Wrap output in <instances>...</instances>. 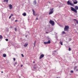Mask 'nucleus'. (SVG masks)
<instances>
[{
  "label": "nucleus",
  "mask_w": 78,
  "mask_h": 78,
  "mask_svg": "<svg viewBox=\"0 0 78 78\" xmlns=\"http://www.w3.org/2000/svg\"><path fill=\"white\" fill-rule=\"evenodd\" d=\"M71 11L75 12H76V13H77V10H78V7L77 6H75V9L72 7H71Z\"/></svg>",
  "instance_id": "obj_1"
},
{
  "label": "nucleus",
  "mask_w": 78,
  "mask_h": 78,
  "mask_svg": "<svg viewBox=\"0 0 78 78\" xmlns=\"http://www.w3.org/2000/svg\"><path fill=\"white\" fill-rule=\"evenodd\" d=\"M69 27L67 26H66L64 28V30L66 31H69Z\"/></svg>",
  "instance_id": "obj_2"
},
{
  "label": "nucleus",
  "mask_w": 78,
  "mask_h": 78,
  "mask_svg": "<svg viewBox=\"0 0 78 78\" xmlns=\"http://www.w3.org/2000/svg\"><path fill=\"white\" fill-rule=\"evenodd\" d=\"M67 5H70L71 6H74V4H73L71 2H70L69 1H68L67 2Z\"/></svg>",
  "instance_id": "obj_3"
},
{
  "label": "nucleus",
  "mask_w": 78,
  "mask_h": 78,
  "mask_svg": "<svg viewBox=\"0 0 78 78\" xmlns=\"http://www.w3.org/2000/svg\"><path fill=\"white\" fill-rule=\"evenodd\" d=\"M49 23L50 24H51L52 26H54L55 25V22L54 21L51 20H50L49 21Z\"/></svg>",
  "instance_id": "obj_4"
},
{
  "label": "nucleus",
  "mask_w": 78,
  "mask_h": 78,
  "mask_svg": "<svg viewBox=\"0 0 78 78\" xmlns=\"http://www.w3.org/2000/svg\"><path fill=\"white\" fill-rule=\"evenodd\" d=\"M53 8H52V9H51L50 10V11L49 12V15H50V14H53Z\"/></svg>",
  "instance_id": "obj_5"
},
{
  "label": "nucleus",
  "mask_w": 78,
  "mask_h": 78,
  "mask_svg": "<svg viewBox=\"0 0 78 78\" xmlns=\"http://www.w3.org/2000/svg\"><path fill=\"white\" fill-rule=\"evenodd\" d=\"M32 11L33 12V14L34 16H37V14H35V11L34 10V9H32Z\"/></svg>",
  "instance_id": "obj_6"
},
{
  "label": "nucleus",
  "mask_w": 78,
  "mask_h": 78,
  "mask_svg": "<svg viewBox=\"0 0 78 78\" xmlns=\"http://www.w3.org/2000/svg\"><path fill=\"white\" fill-rule=\"evenodd\" d=\"M44 55L43 54H41L40 55V57L39 59H41V58H44Z\"/></svg>",
  "instance_id": "obj_7"
},
{
  "label": "nucleus",
  "mask_w": 78,
  "mask_h": 78,
  "mask_svg": "<svg viewBox=\"0 0 78 78\" xmlns=\"http://www.w3.org/2000/svg\"><path fill=\"white\" fill-rule=\"evenodd\" d=\"M9 7L10 9L12 8V5H11V4L9 5Z\"/></svg>",
  "instance_id": "obj_8"
},
{
  "label": "nucleus",
  "mask_w": 78,
  "mask_h": 78,
  "mask_svg": "<svg viewBox=\"0 0 78 78\" xmlns=\"http://www.w3.org/2000/svg\"><path fill=\"white\" fill-rule=\"evenodd\" d=\"M73 2L74 4H77L78 3V1L76 0L75 1H73Z\"/></svg>",
  "instance_id": "obj_9"
},
{
  "label": "nucleus",
  "mask_w": 78,
  "mask_h": 78,
  "mask_svg": "<svg viewBox=\"0 0 78 78\" xmlns=\"http://www.w3.org/2000/svg\"><path fill=\"white\" fill-rule=\"evenodd\" d=\"M73 20L76 21V23H77V24H78V20H76V19H74Z\"/></svg>",
  "instance_id": "obj_10"
},
{
  "label": "nucleus",
  "mask_w": 78,
  "mask_h": 78,
  "mask_svg": "<svg viewBox=\"0 0 78 78\" xmlns=\"http://www.w3.org/2000/svg\"><path fill=\"white\" fill-rule=\"evenodd\" d=\"M34 5H36V1H34Z\"/></svg>",
  "instance_id": "obj_11"
},
{
  "label": "nucleus",
  "mask_w": 78,
  "mask_h": 78,
  "mask_svg": "<svg viewBox=\"0 0 78 78\" xmlns=\"http://www.w3.org/2000/svg\"><path fill=\"white\" fill-rule=\"evenodd\" d=\"M22 15L23 16H27V14H26V13L24 12L22 14Z\"/></svg>",
  "instance_id": "obj_12"
},
{
  "label": "nucleus",
  "mask_w": 78,
  "mask_h": 78,
  "mask_svg": "<svg viewBox=\"0 0 78 78\" xmlns=\"http://www.w3.org/2000/svg\"><path fill=\"white\" fill-rule=\"evenodd\" d=\"M3 57H6V55L5 54H4L3 55Z\"/></svg>",
  "instance_id": "obj_13"
},
{
  "label": "nucleus",
  "mask_w": 78,
  "mask_h": 78,
  "mask_svg": "<svg viewBox=\"0 0 78 78\" xmlns=\"http://www.w3.org/2000/svg\"><path fill=\"white\" fill-rule=\"evenodd\" d=\"M28 46V44H25L24 45V47H27Z\"/></svg>",
  "instance_id": "obj_14"
},
{
  "label": "nucleus",
  "mask_w": 78,
  "mask_h": 78,
  "mask_svg": "<svg viewBox=\"0 0 78 78\" xmlns=\"http://www.w3.org/2000/svg\"><path fill=\"white\" fill-rule=\"evenodd\" d=\"M4 2H6L7 3H8V0H4Z\"/></svg>",
  "instance_id": "obj_15"
},
{
  "label": "nucleus",
  "mask_w": 78,
  "mask_h": 78,
  "mask_svg": "<svg viewBox=\"0 0 78 78\" xmlns=\"http://www.w3.org/2000/svg\"><path fill=\"white\" fill-rule=\"evenodd\" d=\"M47 42L48 43V44L51 43V42H50V40H48V42Z\"/></svg>",
  "instance_id": "obj_16"
},
{
  "label": "nucleus",
  "mask_w": 78,
  "mask_h": 78,
  "mask_svg": "<svg viewBox=\"0 0 78 78\" xmlns=\"http://www.w3.org/2000/svg\"><path fill=\"white\" fill-rule=\"evenodd\" d=\"M3 38V37L2 36L0 35V39H2Z\"/></svg>",
  "instance_id": "obj_17"
},
{
  "label": "nucleus",
  "mask_w": 78,
  "mask_h": 78,
  "mask_svg": "<svg viewBox=\"0 0 78 78\" xmlns=\"http://www.w3.org/2000/svg\"><path fill=\"white\" fill-rule=\"evenodd\" d=\"M44 44H48V43H47V42H44Z\"/></svg>",
  "instance_id": "obj_18"
},
{
  "label": "nucleus",
  "mask_w": 78,
  "mask_h": 78,
  "mask_svg": "<svg viewBox=\"0 0 78 78\" xmlns=\"http://www.w3.org/2000/svg\"><path fill=\"white\" fill-rule=\"evenodd\" d=\"M36 41H35V42H34V47H35V45L36 44Z\"/></svg>",
  "instance_id": "obj_19"
},
{
  "label": "nucleus",
  "mask_w": 78,
  "mask_h": 78,
  "mask_svg": "<svg viewBox=\"0 0 78 78\" xmlns=\"http://www.w3.org/2000/svg\"><path fill=\"white\" fill-rule=\"evenodd\" d=\"M72 50V49H71L69 47V51H70V50Z\"/></svg>",
  "instance_id": "obj_20"
},
{
  "label": "nucleus",
  "mask_w": 78,
  "mask_h": 78,
  "mask_svg": "<svg viewBox=\"0 0 78 78\" xmlns=\"http://www.w3.org/2000/svg\"><path fill=\"white\" fill-rule=\"evenodd\" d=\"M62 34H66V32L64 31H63L62 32Z\"/></svg>",
  "instance_id": "obj_21"
},
{
  "label": "nucleus",
  "mask_w": 78,
  "mask_h": 78,
  "mask_svg": "<svg viewBox=\"0 0 78 78\" xmlns=\"http://www.w3.org/2000/svg\"><path fill=\"white\" fill-rule=\"evenodd\" d=\"M60 44H61L62 45V42L61 41H60Z\"/></svg>",
  "instance_id": "obj_22"
},
{
  "label": "nucleus",
  "mask_w": 78,
  "mask_h": 78,
  "mask_svg": "<svg viewBox=\"0 0 78 78\" xmlns=\"http://www.w3.org/2000/svg\"><path fill=\"white\" fill-rule=\"evenodd\" d=\"M15 31H17V28H15Z\"/></svg>",
  "instance_id": "obj_23"
},
{
  "label": "nucleus",
  "mask_w": 78,
  "mask_h": 78,
  "mask_svg": "<svg viewBox=\"0 0 78 78\" xmlns=\"http://www.w3.org/2000/svg\"><path fill=\"white\" fill-rule=\"evenodd\" d=\"M11 17H12L11 16H10L9 17V19H11Z\"/></svg>",
  "instance_id": "obj_24"
},
{
  "label": "nucleus",
  "mask_w": 78,
  "mask_h": 78,
  "mask_svg": "<svg viewBox=\"0 0 78 78\" xmlns=\"http://www.w3.org/2000/svg\"><path fill=\"white\" fill-rule=\"evenodd\" d=\"M71 73H73V71L71 70L70 72Z\"/></svg>",
  "instance_id": "obj_25"
},
{
  "label": "nucleus",
  "mask_w": 78,
  "mask_h": 78,
  "mask_svg": "<svg viewBox=\"0 0 78 78\" xmlns=\"http://www.w3.org/2000/svg\"><path fill=\"white\" fill-rule=\"evenodd\" d=\"M5 41H8V39H5Z\"/></svg>",
  "instance_id": "obj_26"
},
{
  "label": "nucleus",
  "mask_w": 78,
  "mask_h": 78,
  "mask_svg": "<svg viewBox=\"0 0 78 78\" xmlns=\"http://www.w3.org/2000/svg\"><path fill=\"white\" fill-rule=\"evenodd\" d=\"M77 67V66H75V67L74 68V69L75 70V69H76Z\"/></svg>",
  "instance_id": "obj_27"
},
{
  "label": "nucleus",
  "mask_w": 78,
  "mask_h": 78,
  "mask_svg": "<svg viewBox=\"0 0 78 78\" xmlns=\"http://www.w3.org/2000/svg\"><path fill=\"white\" fill-rule=\"evenodd\" d=\"M21 56H22V57H24V56H23V54H21Z\"/></svg>",
  "instance_id": "obj_28"
},
{
  "label": "nucleus",
  "mask_w": 78,
  "mask_h": 78,
  "mask_svg": "<svg viewBox=\"0 0 78 78\" xmlns=\"http://www.w3.org/2000/svg\"><path fill=\"white\" fill-rule=\"evenodd\" d=\"M55 38H56V39H58V36H56L55 37Z\"/></svg>",
  "instance_id": "obj_29"
},
{
  "label": "nucleus",
  "mask_w": 78,
  "mask_h": 78,
  "mask_svg": "<svg viewBox=\"0 0 78 78\" xmlns=\"http://www.w3.org/2000/svg\"><path fill=\"white\" fill-rule=\"evenodd\" d=\"M13 60H14V61H16V58H13Z\"/></svg>",
  "instance_id": "obj_30"
},
{
  "label": "nucleus",
  "mask_w": 78,
  "mask_h": 78,
  "mask_svg": "<svg viewBox=\"0 0 78 78\" xmlns=\"http://www.w3.org/2000/svg\"><path fill=\"white\" fill-rule=\"evenodd\" d=\"M38 20V18H36V20Z\"/></svg>",
  "instance_id": "obj_31"
},
{
  "label": "nucleus",
  "mask_w": 78,
  "mask_h": 78,
  "mask_svg": "<svg viewBox=\"0 0 78 78\" xmlns=\"http://www.w3.org/2000/svg\"><path fill=\"white\" fill-rule=\"evenodd\" d=\"M11 16H14V15H13V14H11Z\"/></svg>",
  "instance_id": "obj_32"
},
{
  "label": "nucleus",
  "mask_w": 78,
  "mask_h": 78,
  "mask_svg": "<svg viewBox=\"0 0 78 78\" xmlns=\"http://www.w3.org/2000/svg\"><path fill=\"white\" fill-rule=\"evenodd\" d=\"M15 22H17V20H15Z\"/></svg>",
  "instance_id": "obj_33"
},
{
  "label": "nucleus",
  "mask_w": 78,
  "mask_h": 78,
  "mask_svg": "<svg viewBox=\"0 0 78 78\" xmlns=\"http://www.w3.org/2000/svg\"><path fill=\"white\" fill-rule=\"evenodd\" d=\"M25 37H27V35H26V36H25Z\"/></svg>",
  "instance_id": "obj_34"
},
{
  "label": "nucleus",
  "mask_w": 78,
  "mask_h": 78,
  "mask_svg": "<svg viewBox=\"0 0 78 78\" xmlns=\"http://www.w3.org/2000/svg\"><path fill=\"white\" fill-rule=\"evenodd\" d=\"M22 66H23V65H21V67H22Z\"/></svg>",
  "instance_id": "obj_35"
},
{
  "label": "nucleus",
  "mask_w": 78,
  "mask_h": 78,
  "mask_svg": "<svg viewBox=\"0 0 78 78\" xmlns=\"http://www.w3.org/2000/svg\"><path fill=\"white\" fill-rule=\"evenodd\" d=\"M1 73H3V71H2Z\"/></svg>",
  "instance_id": "obj_36"
},
{
  "label": "nucleus",
  "mask_w": 78,
  "mask_h": 78,
  "mask_svg": "<svg viewBox=\"0 0 78 78\" xmlns=\"http://www.w3.org/2000/svg\"><path fill=\"white\" fill-rule=\"evenodd\" d=\"M33 63H35V62L34 61V62H33Z\"/></svg>",
  "instance_id": "obj_37"
},
{
  "label": "nucleus",
  "mask_w": 78,
  "mask_h": 78,
  "mask_svg": "<svg viewBox=\"0 0 78 78\" xmlns=\"http://www.w3.org/2000/svg\"><path fill=\"white\" fill-rule=\"evenodd\" d=\"M76 71H78V69H76Z\"/></svg>",
  "instance_id": "obj_38"
},
{
  "label": "nucleus",
  "mask_w": 78,
  "mask_h": 78,
  "mask_svg": "<svg viewBox=\"0 0 78 78\" xmlns=\"http://www.w3.org/2000/svg\"><path fill=\"white\" fill-rule=\"evenodd\" d=\"M13 19H14V18H13Z\"/></svg>",
  "instance_id": "obj_39"
},
{
  "label": "nucleus",
  "mask_w": 78,
  "mask_h": 78,
  "mask_svg": "<svg viewBox=\"0 0 78 78\" xmlns=\"http://www.w3.org/2000/svg\"><path fill=\"white\" fill-rule=\"evenodd\" d=\"M55 52H56V51H55Z\"/></svg>",
  "instance_id": "obj_40"
},
{
  "label": "nucleus",
  "mask_w": 78,
  "mask_h": 78,
  "mask_svg": "<svg viewBox=\"0 0 78 78\" xmlns=\"http://www.w3.org/2000/svg\"><path fill=\"white\" fill-rule=\"evenodd\" d=\"M49 3H50V2H49Z\"/></svg>",
  "instance_id": "obj_41"
},
{
  "label": "nucleus",
  "mask_w": 78,
  "mask_h": 78,
  "mask_svg": "<svg viewBox=\"0 0 78 78\" xmlns=\"http://www.w3.org/2000/svg\"><path fill=\"white\" fill-rule=\"evenodd\" d=\"M48 33V32H46V33Z\"/></svg>",
  "instance_id": "obj_42"
},
{
  "label": "nucleus",
  "mask_w": 78,
  "mask_h": 78,
  "mask_svg": "<svg viewBox=\"0 0 78 78\" xmlns=\"http://www.w3.org/2000/svg\"><path fill=\"white\" fill-rule=\"evenodd\" d=\"M71 39H70V41H71Z\"/></svg>",
  "instance_id": "obj_43"
},
{
  "label": "nucleus",
  "mask_w": 78,
  "mask_h": 78,
  "mask_svg": "<svg viewBox=\"0 0 78 78\" xmlns=\"http://www.w3.org/2000/svg\"><path fill=\"white\" fill-rule=\"evenodd\" d=\"M56 78H58V77H57Z\"/></svg>",
  "instance_id": "obj_44"
}]
</instances>
